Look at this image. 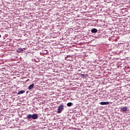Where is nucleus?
I'll use <instances>...</instances> for the list:
<instances>
[{"instance_id": "f257e3e1", "label": "nucleus", "mask_w": 130, "mask_h": 130, "mask_svg": "<svg viewBox=\"0 0 130 130\" xmlns=\"http://www.w3.org/2000/svg\"><path fill=\"white\" fill-rule=\"evenodd\" d=\"M37 119L38 118V114H28L26 116V119H28V120H30V119Z\"/></svg>"}, {"instance_id": "f03ea898", "label": "nucleus", "mask_w": 130, "mask_h": 130, "mask_svg": "<svg viewBox=\"0 0 130 130\" xmlns=\"http://www.w3.org/2000/svg\"><path fill=\"white\" fill-rule=\"evenodd\" d=\"M63 109V105H60L58 106V109H57V113H61V111H62V110Z\"/></svg>"}, {"instance_id": "7ed1b4c3", "label": "nucleus", "mask_w": 130, "mask_h": 130, "mask_svg": "<svg viewBox=\"0 0 130 130\" xmlns=\"http://www.w3.org/2000/svg\"><path fill=\"white\" fill-rule=\"evenodd\" d=\"M127 108L126 107H122L121 108V112H126L128 111Z\"/></svg>"}, {"instance_id": "20e7f679", "label": "nucleus", "mask_w": 130, "mask_h": 130, "mask_svg": "<svg viewBox=\"0 0 130 130\" xmlns=\"http://www.w3.org/2000/svg\"><path fill=\"white\" fill-rule=\"evenodd\" d=\"M110 103L109 102H101L100 104L101 105H108Z\"/></svg>"}, {"instance_id": "39448f33", "label": "nucleus", "mask_w": 130, "mask_h": 130, "mask_svg": "<svg viewBox=\"0 0 130 130\" xmlns=\"http://www.w3.org/2000/svg\"><path fill=\"white\" fill-rule=\"evenodd\" d=\"M24 50H26V48H19L17 49V52H19V53L22 52V51H24Z\"/></svg>"}, {"instance_id": "423d86ee", "label": "nucleus", "mask_w": 130, "mask_h": 130, "mask_svg": "<svg viewBox=\"0 0 130 130\" xmlns=\"http://www.w3.org/2000/svg\"><path fill=\"white\" fill-rule=\"evenodd\" d=\"M33 88H34V84L32 83V84L30 85L28 87V90H32V89H33Z\"/></svg>"}, {"instance_id": "0eeeda50", "label": "nucleus", "mask_w": 130, "mask_h": 130, "mask_svg": "<svg viewBox=\"0 0 130 130\" xmlns=\"http://www.w3.org/2000/svg\"><path fill=\"white\" fill-rule=\"evenodd\" d=\"M91 33H97L98 32V30L96 28H92L91 30Z\"/></svg>"}, {"instance_id": "6e6552de", "label": "nucleus", "mask_w": 130, "mask_h": 130, "mask_svg": "<svg viewBox=\"0 0 130 130\" xmlns=\"http://www.w3.org/2000/svg\"><path fill=\"white\" fill-rule=\"evenodd\" d=\"M24 93H25V90H20L17 94L18 95H20V94H24Z\"/></svg>"}, {"instance_id": "1a4fd4ad", "label": "nucleus", "mask_w": 130, "mask_h": 130, "mask_svg": "<svg viewBox=\"0 0 130 130\" xmlns=\"http://www.w3.org/2000/svg\"><path fill=\"white\" fill-rule=\"evenodd\" d=\"M72 105H73V103H68L67 104V106L68 107H71V106H72Z\"/></svg>"}, {"instance_id": "9d476101", "label": "nucleus", "mask_w": 130, "mask_h": 130, "mask_svg": "<svg viewBox=\"0 0 130 130\" xmlns=\"http://www.w3.org/2000/svg\"><path fill=\"white\" fill-rule=\"evenodd\" d=\"M80 77H83V78H86L87 75L85 74H81Z\"/></svg>"}, {"instance_id": "9b49d317", "label": "nucleus", "mask_w": 130, "mask_h": 130, "mask_svg": "<svg viewBox=\"0 0 130 130\" xmlns=\"http://www.w3.org/2000/svg\"><path fill=\"white\" fill-rule=\"evenodd\" d=\"M1 37H2V36L0 35V38H1Z\"/></svg>"}]
</instances>
